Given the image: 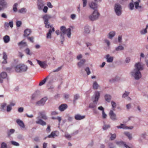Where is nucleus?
<instances>
[{
  "label": "nucleus",
  "instance_id": "nucleus-1",
  "mask_svg": "<svg viewBox=\"0 0 148 148\" xmlns=\"http://www.w3.org/2000/svg\"><path fill=\"white\" fill-rule=\"evenodd\" d=\"M60 36L62 39H63L61 41L62 44L63 43L64 40V35L66 34L69 38H70L71 35V29L70 28L66 29L65 26H62L60 27Z\"/></svg>",
  "mask_w": 148,
  "mask_h": 148
},
{
  "label": "nucleus",
  "instance_id": "nucleus-2",
  "mask_svg": "<svg viewBox=\"0 0 148 148\" xmlns=\"http://www.w3.org/2000/svg\"><path fill=\"white\" fill-rule=\"evenodd\" d=\"M100 96V92L99 91H96L95 92V97H94L93 102L90 103L89 107L90 108H93L96 107L97 102L98 101Z\"/></svg>",
  "mask_w": 148,
  "mask_h": 148
},
{
  "label": "nucleus",
  "instance_id": "nucleus-3",
  "mask_svg": "<svg viewBox=\"0 0 148 148\" xmlns=\"http://www.w3.org/2000/svg\"><path fill=\"white\" fill-rule=\"evenodd\" d=\"M27 69V66L23 64H19L16 66L15 67V70L17 72H25Z\"/></svg>",
  "mask_w": 148,
  "mask_h": 148
},
{
  "label": "nucleus",
  "instance_id": "nucleus-4",
  "mask_svg": "<svg viewBox=\"0 0 148 148\" xmlns=\"http://www.w3.org/2000/svg\"><path fill=\"white\" fill-rule=\"evenodd\" d=\"M100 14L97 10H94L92 13L89 15L88 18L90 20L94 21L97 20L99 17Z\"/></svg>",
  "mask_w": 148,
  "mask_h": 148
},
{
  "label": "nucleus",
  "instance_id": "nucleus-5",
  "mask_svg": "<svg viewBox=\"0 0 148 148\" xmlns=\"http://www.w3.org/2000/svg\"><path fill=\"white\" fill-rule=\"evenodd\" d=\"M131 75L136 80H138L141 77L142 75L140 71L134 69L130 73Z\"/></svg>",
  "mask_w": 148,
  "mask_h": 148
},
{
  "label": "nucleus",
  "instance_id": "nucleus-6",
  "mask_svg": "<svg viewBox=\"0 0 148 148\" xmlns=\"http://www.w3.org/2000/svg\"><path fill=\"white\" fill-rule=\"evenodd\" d=\"M114 10L116 15L118 16L121 15L122 13V7L121 5L119 3H116L114 6Z\"/></svg>",
  "mask_w": 148,
  "mask_h": 148
},
{
  "label": "nucleus",
  "instance_id": "nucleus-7",
  "mask_svg": "<svg viewBox=\"0 0 148 148\" xmlns=\"http://www.w3.org/2000/svg\"><path fill=\"white\" fill-rule=\"evenodd\" d=\"M51 18V16L48 15H45L43 16V18L44 21V24H45V27L48 28L49 27H52L49 24L48 22L49 20Z\"/></svg>",
  "mask_w": 148,
  "mask_h": 148
},
{
  "label": "nucleus",
  "instance_id": "nucleus-8",
  "mask_svg": "<svg viewBox=\"0 0 148 148\" xmlns=\"http://www.w3.org/2000/svg\"><path fill=\"white\" fill-rule=\"evenodd\" d=\"M7 6V3L5 0H0V12L3 10Z\"/></svg>",
  "mask_w": 148,
  "mask_h": 148
},
{
  "label": "nucleus",
  "instance_id": "nucleus-9",
  "mask_svg": "<svg viewBox=\"0 0 148 148\" xmlns=\"http://www.w3.org/2000/svg\"><path fill=\"white\" fill-rule=\"evenodd\" d=\"M144 69L143 65L140 62H138L135 63L134 65V69L139 71L143 70Z\"/></svg>",
  "mask_w": 148,
  "mask_h": 148
},
{
  "label": "nucleus",
  "instance_id": "nucleus-10",
  "mask_svg": "<svg viewBox=\"0 0 148 148\" xmlns=\"http://www.w3.org/2000/svg\"><path fill=\"white\" fill-rule=\"evenodd\" d=\"M59 135V132L58 131H52L50 135L45 138L44 139L45 140L47 138H54L58 136Z\"/></svg>",
  "mask_w": 148,
  "mask_h": 148
},
{
  "label": "nucleus",
  "instance_id": "nucleus-11",
  "mask_svg": "<svg viewBox=\"0 0 148 148\" xmlns=\"http://www.w3.org/2000/svg\"><path fill=\"white\" fill-rule=\"evenodd\" d=\"M47 99V97H44L42 99L40 100L37 102L36 103V105L38 106H43L45 104Z\"/></svg>",
  "mask_w": 148,
  "mask_h": 148
},
{
  "label": "nucleus",
  "instance_id": "nucleus-12",
  "mask_svg": "<svg viewBox=\"0 0 148 148\" xmlns=\"http://www.w3.org/2000/svg\"><path fill=\"white\" fill-rule=\"evenodd\" d=\"M109 115L110 119L113 121H115L117 120L116 114L113 111L111 110L109 113Z\"/></svg>",
  "mask_w": 148,
  "mask_h": 148
},
{
  "label": "nucleus",
  "instance_id": "nucleus-13",
  "mask_svg": "<svg viewBox=\"0 0 148 148\" xmlns=\"http://www.w3.org/2000/svg\"><path fill=\"white\" fill-rule=\"evenodd\" d=\"M45 4L42 0H38L37 5L38 9L39 10H41L42 9Z\"/></svg>",
  "mask_w": 148,
  "mask_h": 148
},
{
  "label": "nucleus",
  "instance_id": "nucleus-14",
  "mask_svg": "<svg viewBox=\"0 0 148 148\" xmlns=\"http://www.w3.org/2000/svg\"><path fill=\"white\" fill-rule=\"evenodd\" d=\"M39 118V116H38L36 118L37 120L36 121V123L37 124H40L42 126L45 125H46V123L42 119H40Z\"/></svg>",
  "mask_w": 148,
  "mask_h": 148
},
{
  "label": "nucleus",
  "instance_id": "nucleus-15",
  "mask_svg": "<svg viewBox=\"0 0 148 148\" xmlns=\"http://www.w3.org/2000/svg\"><path fill=\"white\" fill-rule=\"evenodd\" d=\"M37 63L40 65V66L42 68H45L47 66V64L45 62H42L40 60H36Z\"/></svg>",
  "mask_w": 148,
  "mask_h": 148
},
{
  "label": "nucleus",
  "instance_id": "nucleus-16",
  "mask_svg": "<svg viewBox=\"0 0 148 148\" xmlns=\"http://www.w3.org/2000/svg\"><path fill=\"white\" fill-rule=\"evenodd\" d=\"M116 127L118 129H130V130L132 129L133 128V127L127 126L123 124H121L120 125L117 126Z\"/></svg>",
  "mask_w": 148,
  "mask_h": 148
},
{
  "label": "nucleus",
  "instance_id": "nucleus-17",
  "mask_svg": "<svg viewBox=\"0 0 148 148\" xmlns=\"http://www.w3.org/2000/svg\"><path fill=\"white\" fill-rule=\"evenodd\" d=\"M38 115L41 116V118L43 119L46 120L48 119V117L46 116L45 112V111H42L39 112L38 114Z\"/></svg>",
  "mask_w": 148,
  "mask_h": 148
},
{
  "label": "nucleus",
  "instance_id": "nucleus-18",
  "mask_svg": "<svg viewBox=\"0 0 148 148\" xmlns=\"http://www.w3.org/2000/svg\"><path fill=\"white\" fill-rule=\"evenodd\" d=\"M16 122L21 128L25 129V125L22 120L17 119L16 120Z\"/></svg>",
  "mask_w": 148,
  "mask_h": 148
},
{
  "label": "nucleus",
  "instance_id": "nucleus-19",
  "mask_svg": "<svg viewBox=\"0 0 148 148\" xmlns=\"http://www.w3.org/2000/svg\"><path fill=\"white\" fill-rule=\"evenodd\" d=\"M116 144L119 146L121 147L122 146H124L126 148H131L128 145H126L125 142H124L122 141H116Z\"/></svg>",
  "mask_w": 148,
  "mask_h": 148
},
{
  "label": "nucleus",
  "instance_id": "nucleus-20",
  "mask_svg": "<svg viewBox=\"0 0 148 148\" xmlns=\"http://www.w3.org/2000/svg\"><path fill=\"white\" fill-rule=\"evenodd\" d=\"M7 76V74L5 72H3L0 74V82H3V79L5 78Z\"/></svg>",
  "mask_w": 148,
  "mask_h": 148
},
{
  "label": "nucleus",
  "instance_id": "nucleus-21",
  "mask_svg": "<svg viewBox=\"0 0 148 148\" xmlns=\"http://www.w3.org/2000/svg\"><path fill=\"white\" fill-rule=\"evenodd\" d=\"M89 6L90 8L94 10H97L98 7L97 4L95 3L92 2L89 4Z\"/></svg>",
  "mask_w": 148,
  "mask_h": 148
},
{
  "label": "nucleus",
  "instance_id": "nucleus-22",
  "mask_svg": "<svg viewBox=\"0 0 148 148\" xmlns=\"http://www.w3.org/2000/svg\"><path fill=\"white\" fill-rule=\"evenodd\" d=\"M116 34V32L114 31H112L110 32L107 35L108 38L110 39H112Z\"/></svg>",
  "mask_w": 148,
  "mask_h": 148
},
{
  "label": "nucleus",
  "instance_id": "nucleus-23",
  "mask_svg": "<svg viewBox=\"0 0 148 148\" xmlns=\"http://www.w3.org/2000/svg\"><path fill=\"white\" fill-rule=\"evenodd\" d=\"M68 106L66 104H62L60 105L58 107L59 110L61 112H62L65 110L67 108Z\"/></svg>",
  "mask_w": 148,
  "mask_h": 148
},
{
  "label": "nucleus",
  "instance_id": "nucleus-24",
  "mask_svg": "<svg viewBox=\"0 0 148 148\" xmlns=\"http://www.w3.org/2000/svg\"><path fill=\"white\" fill-rule=\"evenodd\" d=\"M106 59L108 62L112 63L113 61L114 57L110 56V55L108 54L106 55Z\"/></svg>",
  "mask_w": 148,
  "mask_h": 148
},
{
  "label": "nucleus",
  "instance_id": "nucleus-25",
  "mask_svg": "<svg viewBox=\"0 0 148 148\" xmlns=\"http://www.w3.org/2000/svg\"><path fill=\"white\" fill-rule=\"evenodd\" d=\"M90 27L88 25H86L84 27V33L85 34H88L90 32Z\"/></svg>",
  "mask_w": 148,
  "mask_h": 148
},
{
  "label": "nucleus",
  "instance_id": "nucleus-26",
  "mask_svg": "<svg viewBox=\"0 0 148 148\" xmlns=\"http://www.w3.org/2000/svg\"><path fill=\"white\" fill-rule=\"evenodd\" d=\"M55 31V29L53 27L52 30L50 29L49 30L47 34L46 38L47 39H51V33L52 32H54Z\"/></svg>",
  "mask_w": 148,
  "mask_h": 148
},
{
  "label": "nucleus",
  "instance_id": "nucleus-27",
  "mask_svg": "<svg viewBox=\"0 0 148 148\" xmlns=\"http://www.w3.org/2000/svg\"><path fill=\"white\" fill-rule=\"evenodd\" d=\"M85 117V116H82L79 114H77L75 116V119L77 120H80L84 119Z\"/></svg>",
  "mask_w": 148,
  "mask_h": 148
},
{
  "label": "nucleus",
  "instance_id": "nucleus-28",
  "mask_svg": "<svg viewBox=\"0 0 148 148\" xmlns=\"http://www.w3.org/2000/svg\"><path fill=\"white\" fill-rule=\"evenodd\" d=\"M140 138L138 139V141L140 143H142L143 142V140L141 138L143 139H145L146 138V133H144L141 134L140 135Z\"/></svg>",
  "mask_w": 148,
  "mask_h": 148
},
{
  "label": "nucleus",
  "instance_id": "nucleus-29",
  "mask_svg": "<svg viewBox=\"0 0 148 148\" xmlns=\"http://www.w3.org/2000/svg\"><path fill=\"white\" fill-rule=\"evenodd\" d=\"M86 61V60L85 59H82L81 60L77 63V65L79 67H81L84 64V63Z\"/></svg>",
  "mask_w": 148,
  "mask_h": 148
},
{
  "label": "nucleus",
  "instance_id": "nucleus-30",
  "mask_svg": "<svg viewBox=\"0 0 148 148\" xmlns=\"http://www.w3.org/2000/svg\"><path fill=\"white\" fill-rule=\"evenodd\" d=\"M3 39L4 42L6 43H8L10 40V38L9 36L7 35L4 36L3 37Z\"/></svg>",
  "mask_w": 148,
  "mask_h": 148
},
{
  "label": "nucleus",
  "instance_id": "nucleus-31",
  "mask_svg": "<svg viewBox=\"0 0 148 148\" xmlns=\"http://www.w3.org/2000/svg\"><path fill=\"white\" fill-rule=\"evenodd\" d=\"M31 32V31L30 29H27L24 31V35L25 36H27L30 34Z\"/></svg>",
  "mask_w": 148,
  "mask_h": 148
},
{
  "label": "nucleus",
  "instance_id": "nucleus-32",
  "mask_svg": "<svg viewBox=\"0 0 148 148\" xmlns=\"http://www.w3.org/2000/svg\"><path fill=\"white\" fill-rule=\"evenodd\" d=\"M18 45L21 47L22 48L27 46L26 43L22 41L18 43Z\"/></svg>",
  "mask_w": 148,
  "mask_h": 148
},
{
  "label": "nucleus",
  "instance_id": "nucleus-33",
  "mask_svg": "<svg viewBox=\"0 0 148 148\" xmlns=\"http://www.w3.org/2000/svg\"><path fill=\"white\" fill-rule=\"evenodd\" d=\"M140 2V1L138 0V1L135 2L134 3L135 7L136 9H138L141 8V6L139 5Z\"/></svg>",
  "mask_w": 148,
  "mask_h": 148
},
{
  "label": "nucleus",
  "instance_id": "nucleus-34",
  "mask_svg": "<svg viewBox=\"0 0 148 148\" xmlns=\"http://www.w3.org/2000/svg\"><path fill=\"white\" fill-rule=\"evenodd\" d=\"M104 97L105 100L108 102H109L111 99V96L108 94L105 95Z\"/></svg>",
  "mask_w": 148,
  "mask_h": 148
},
{
  "label": "nucleus",
  "instance_id": "nucleus-35",
  "mask_svg": "<svg viewBox=\"0 0 148 148\" xmlns=\"http://www.w3.org/2000/svg\"><path fill=\"white\" fill-rule=\"evenodd\" d=\"M124 49V47L121 45H119L118 47H116L115 49V50L117 51L123 50Z\"/></svg>",
  "mask_w": 148,
  "mask_h": 148
},
{
  "label": "nucleus",
  "instance_id": "nucleus-36",
  "mask_svg": "<svg viewBox=\"0 0 148 148\" xmlns=\"http://www.w3.org/2000/svg\"><path fill=\"white\" fill-rule=\"evenodd\" d=\"M27 11V9L24 8H22L18 10V12L21 13H25Z\"/></svg>",
  "mask_w": 148,
  "mask_h": 148
},
{
  "label": "nucleus",
  "instance_id": "nucleus-37",
  "mask_svg": "<svg viewBox=\"0 0 148 148\" xmlns=\"http://www.w3.org/2000/svg\"><path fill=\"white\" fill-rule=\"evenodd\" d=\"M124 134L126 136L129 140H131L132 138V135L130 133L128 132H125L124 133Z\"/></svg>",
  "mask_w": 148,
  "mask_h": 148
},
{
  "label": "nucleus",
  "instance_id": "nucleus-38",
  "mask_svg": "<svg viewBox=\"0 0 148 148\" xmlns=\"http://www.w3.org/2000/svg\"><path fill=\"white\" fill-rule=\"evenodd\" d=\"M73 136L72 135V134H68L67 133H65L64 136L68 140H70L71 139V137Z\"/></svg>",
  "mask_w": 148,
  "mask_h": 148
},
{
  "label": "nucleus",
  "instance_id": "nucleus-39",
  "mask_svg": "<svg viewBox=\"0 0 148 148\" xmlns=\"http://www.w3.org/2000/svg\"><path fill=\"white\" fill-rule=\"evenodd\" d=\"M48 78V76H47L46 78H45L43 80H42L40 83L39 85L40 86H41L44 84L45 82H46V81Z\"/></svg>",
  "mask_w": 148,
  "mask_h": 148
},
{
  "label": "nucleus",
  "instance_id": "nucleus-40",
  "mask_svg": "<svg viewBox=\"0 0 148 148\" xmlns=\"http://www.w3.org/2000/svg\"><path fill=\"white\" fill-rule=\"evenodd\" d=\"M147 30L146 29H143L140 31V33L141 35H145L147 33Z\"/></svg>",
  "mask_w": 148,
  "mask_h": 148
},
{
  "label": "nucleus",
  "instance_id": "nucleus-41",
  "mask_svg": "<svg viewBox=\"0 0 148 148\" xmlns=\"http://www.w3.org/2000/svg\"><path fill=\"white\" fill-rule=\"evenodd\" d=\"M99 87V85L97 82H95L93 83V87L94 89H97Z\"/></svg>",
  "mask_w": 148,
  "mask_h": 148
},
{
  "label": "nucleus",
  "instance_id": "nucleus-42",
  "mask_svg": "<svg viewBox=\"0 0 148 148\" xmlns=\"http://www.w3.org/2000/svg\"><path fill=\"white\" fill-rule=\"evenodd\" d=\"M25 51L27 55H31L32 54V53L30 52V50L28 48L26 49L25 50Z\"/></svg>",
  "mask_w": 148,
  "mask_h": 148
},
{
  "label": "nucleus",
  "instance_id": "nucleus-43",
  "mask_svg": "<svg viewBox=\"0 0 148 148\" xmlns=\"http://www.w3.org/2000/svg\"><path fill=\"white\" fill-rule=\"evenodd\" d=\"M108 146L109 148H115L116 147L115 145L112 143H108Z\"/></svg>",
  "mask_w": 148,
  "mask_h": 148
},
{
  "label": "nucleus",
  "instance_id": "nucleus-44",
  "mask_svg": "<svg viewBox=\"0 0 148 148\" xmlns=\"http://www.w3.org/2000/svg\"><path fill=\"white\" fill-rule=\"evenodd\" d=\"M130 92H129L125 91V92L122 95V97L125 98L126 97H127L129 95Z\"/></svg>",
  "mask_w": 148,
  "mask_h": 148
},
{
  "label": "nucleus",
  "instance_id": "nucleus-45",
  "mask_svg": "<svg viewBox=\"0 0 148 148\" xmlns=\"http://www.w3.org/2000/svg\"><path fill=\"white\" fill-rule=\"evenodd\" d=\"M18 5L17 3H15L13 7V10L14 12H16L17 11V6Z\"/></svg>",
  "mask_w": 148,
  "mask_h": 148
},
{
  "label": "nucleus",
  "instance_id": "nucleus-46",
  "mask_svg": "<svg viewBox=\"0 0 148 148\" xmlns=\"http://www.w3.org/2000/svg\"><path fill=\"white\" fill-rule=\"evenodd\" d=\"M134 4L132 3H130L129 4V9L131 10H132L134 9Z\"/></svg>",
  "mask_w": 148,
  "mask_h": 148
},
{
  "label": "nucleus",
  "instance_id": "nucleus-47",
  "mask_svg": "<svg viewBox=\"0 0 148 148\" xmlns=\"http://www.w3.org/2000/svg\"><path fill=\"white\" fill-rule=\"evenodd\" d=\"M110 134L111 136L110 137V139L111 140H113L116 138V135L115 134H112L111 133Z\"/></svg>",
  "mask_w": 148,
  "mask_h": 148
},
{
  "label": "nucleus",
  "instance_id": "nucleus-48",
  "mask_svg": "<svg viewBox=\"0 0 148 148\" xmlns=\"http://www.w3.org/2000/svg\"><path fill=\"white\" fill-rule=\"evenodd\" d=\"M79 97V94H76L74 96V98L73 99V102H75L77 100Z\"/></svg>",
  "mask_w": 148,
  "mask_h": 148
},
{
  "label": "nucleus",
  "instance_id": "nucleus-49",
  "mask_svg": "<svg viewBox=\"0 0 148 148\" xmlns=\"http://www.w3.org/2000/svg\"><path fill=\"white\" fill-rule=\"evenodd\" d=\"M110 125H104L103 127V129L104 130H106L107 129L110 128Z\"/></svg>",
  "mask_w": 148,
  "mask_h": 148
},
{
  "label": "nucleus",
  "instance_id": "nucleus-50",
  "mask_svg": "<svg viewBox=\"0 0 148 148\" xmlns=\"http://www.w3.org/2000/svg\"><path fill=\"white\" fill-rule=\"evenodd\" d=\"M85 71L86 72L87 75H89L90 74L91 72L90 69L88 67H87L85 69Z\"/></svg>",
  "mask_w": 148,
  "mask_h": 148
},
{
  "label": "nucleus",
  "instance_id": "nucleus-51",
  "mask_svg": "<svg viewBox=\"0 0 148 148\" xmlns=\"http://www.w3.org/2000/svg\"><path fill=\"white\" fill-rule=\"evenodd\" d=\"M1 148H7V144L4 142H3L1 143Z\"/></svg>",
  "mask_w": 148,
  "mask_h": 148
},
{
  "label": "nucleus",
  "instance_id": "nucleus-52",
  "mask_svg": "<svg viewBox=\"0 0 148 148\" xmlns=\"http://www.w3.org/2000/svg\"><path fill=\"white\" fill-rule=\"evenodd\" d=\"M11 143L13 145L16 146H18L19 145V144L18 143L13 141H11Z\"/></svg>",
  "mask_w": 148,
  "mask_h": 148
},
{
  "label": "nucleus",
  "instance_id": "nucleus-53",
  "mask_svg": "<svg viewBox=\"0 0 148 148\" xmlns=\"http://www.w3.org/2000/svg\"><path fill=\"white\" fill-rule=\"evenodd\" d=\"M12 109V108L11 106H10L9 105L7 106V112H10Z\"/></svg>",
  "mask_w": 148,
  "mask_h": 148
},
{
  "label": "nucleus",
  "instance_id": "nucleus-54",
  "mask_svg": "<svg viewBox=\"0 0 148 148\" xmlns=\"http://www.w3.org/2000/svg\"><path fill=\"white\" fill-rule=\"evenodd\" d=\"M24 108L23 107H20L18 109V111L19 113H21L23 112Z\"/></svg>",
  "mask_w": 148,
  "mask_h": 148
},
{
  "label": "nucleus",
  "instance_id": "nucleus-55",
  "mask_svg": "<svg viewBox=\"0 0 148 148\" xmlns=\"http://www.w3.org/2000/svg\"><path fill=\"white\" fill-rule=\"evenodd\" d=\"M16 24L17 27H19L21 26V25L22 24V23L21 21H16Z\"/></svg>",
  "mask_w": 148,
  "mask_h": 148
},
{
  "label": "nucleus",
  "instance_id": "nucleus-56",
  "mask_svg": "<svg viewBox=\"0 0 148 148\" xmlns=\"http://www.w3.org/2000/svg\"><path fill=\"white\" fill-rule=\"evenodd\" d=\"M104 41L105 43L107 44V46L108 47H109L110 45V43L109 40L106 39L104 40Z\"/></svg>",
  "mask_w": 148,
  "mask_h": 148
},
{
  "label": "nucleus",
  "instance_id": "nucleus-57",
  "mask_svg": "<svg viewBox=\"0 0 148 148\" xmlns=\"http://www.w3.org/2000/svg\"><path fill=\"white\" fill-rule=\"evenodd\" d=\"M107 115L105 113L104 111L102 112V117L103 119H106L107 117Z\"/></svg>",
  "mask_w": 148,
  "mask_h": 148
},
{
  "label": "nucleus",
  "instance_id": "nucleus-58",
  "mask_svg": "<svg viewBox=\"0 0 148 148\" xmlns=\"http://www.w3.org/2000/svg\"><path fill=\"white\" fill-rule=\"evenodd\" d=\"M83 2V7H85L86 6L87 3V0H82Z\"/></svg>",
  "mask_w": 148,
  "mask_h": 148
},
{
  "label": "nucleus",
  "instance_id": "nucleus-59",
  "mask_svg": "<svg viewBox=\"0 0 148 148\" xmlns=\"http://www.w3.org/2000/svg\"><path fill=\"white\" fill-rule=\"evenodd\" d=\"M111 104L113 108H115L116 106V103L114 101H111Z\"/></svg>",
  "mask_w": 148,
  "mask_h": 148
},
{
  "label": "nucleus",
  "instance_id": "nucleus-60",
  "mask_svg": "<svg viewBox=\"0 0 148 148\" xmlns=\"http://www.w3.org/2000/svg\"><path fill=\"white\" fill-rule=\"evenodd\" d=\"M51 131V130L50 129V126L48 125L47 127L46 130V132L47 133H49Z\"/></svg>",
  "mask_w": 148,
  "mask_h": 148
},
{
  "label": "nucleus",
  "instance_id": "nucleus-61",
  "mask_svg": "<svg viewBox=\"0 0 148 148\" xmlns=\"http://www.w3.org/2000/svg\"><path fill=\"white\" fill-rule=\"evenodd\" d=\"M76 15L75 14H72L70 16V17L72 20H74L76 17Z\"/></svg>",
  "mask_w": 148,
  "mask_h": 148
},
{
  "label": "nucleus",
  "instance_id": "nucleus-62",
  "mask_svg": "<svg viewBox=\"0 0 148 148\" xmlns=\"http://www.w3.org/2000/svg\"><path fill=\"white\" fill-rule=\"evenodd\" d=\"M10 26V27L12 28L13 26V21H10L9 23V26Z\"/></svg>",
  "mask_w": 148,
  "mask_h": 148
},
{
  "label": "nucleus",
  "instance_id": "nucleus-63",
  "mask_svg": "<svg viewBox=\"0 0 148 148\" xmlns=\"http://www.w3.org/2000/svg\"><path fill=\"white\" fill-rule=\"evenodd\" d=\"M58 113L56 111H53L51 112V114L52 115H56L58 114Z\"/></svg>",
  "mask_w": 148,
  "mask_h": 148
},
{
  "label": "nucleus",
  "instance_id": "nucleus-64",
  "mask_svg": "<svg viewBox=\"0 0 148 148\" xmlns=\"http://www.w3.org/2000/svg\"><path fill=\"white\" fill-rule=\"evenodd\" d=\"M3 59L7 60V56L6 55V53L5 52H4L3 53Z\"/></svg>",
  "mask_w": 148,
  "mask_h": 148
}]
</instances>
